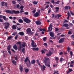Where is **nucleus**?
Here are the masks:
<instances>
[{
	"instance_id": "nucleus-1",
	"label": "nucleus",
	"mask_w": 74,
	"mask_h": 74,
	"mask_svg": "<svg viewBox=\"0 0 74 74\" xmlns=\"http://www.w3.org/2000/svg\"><path fill=\"white\" fill-rule=\"evenodd\" d=\"M5 12L7 13H9V14H19L20 13L19 11L15 10H12L11 11L7 10L5 11Z\"/></svg>"
},
{
	"instance_id": "nucleus-2",
	"label": "nucleus",
	"mask_w": 74,
	"mask_h": 74,
	"mask_svg": "<svg viewBox=\"0 0 74 74\" xmlns=\"http://www.w3.org/2000/svg\"><path fill=\"white\" fill-rule=\"evenodd\" d=\"M49 58H45L44 60V62L45 63V64L46 66H48L49 68L50 67V65L49 64H47V63L49 64V62H48L49 60Z\"/></svg>"
},
{
	"instance_id": "nucleus-3",
	"label": "nucleus",
	"mask_w": 74,
	"mask_h": 74,
	"mask_svg": "<svg viewBox=\"0 0 74 74\" xmlns=\"http://www.w3.org/2000/svg\"><path fill=\"white\" fill-rule=\"evenodd\" d=\"M38 64L40 66L42 71H44V70H45V68H46V66H44V65H43V66L41 65L40 63V62H38Z\"/></svg>"
},
{
	"instance_id": "nucleus-4",
	"label": "nucleus",
	"mask_w": 74,
	"mask_h": 74,
	"mask_svg": "<svg viewBox=\"0 0 74 74\" xmlns=\"http://www.w3.org/2000/svg\"><path fill=\"white\" fill-rule=\"evenodd\" d=\"M3 24L5 25V29H8L9 27H10V24L8 22H5L3 23Z\"/></svg>"
},
{
	"instance_id": "nucleus-5",
	"label": "nucleus",
	"mask_w": 74,
	"mask_h": 74,
	"mask_svg": "<svg viewBox=\"0 0 74 74\" xmlns=\"http://www.w3.org/2000/svg\"><path fill=\"white\" fill-rule=\"evenodd\" d=\"M3 18V20L6 22H7V21L8 20V18H7L5 16L0 15V18Z\"/></svg>"
},
{
	"instance_id": "nucleus-6",
	"label": "nucleus",
	"mask_w": 74,
	"mask_h": 74,
	"mask_svg": "<svg viewBox=\"0 0 74 74\" xmlns=\"http://www.w3.org/2000/svg\"><path fill=\"white\" fill-rule=\"evenodd\" d=\"M23 20L25 22L27 23H29L31 22V21H30V19H28L27 18H24L23 19Z\"/></svg>"
},
{
	"instance_id": "nucleus-7",
	"label": "nucleus",
	"mask_w": 74,
	"mask_h": 74,
	"mask_svg": "<svg viewBox=\"0 0 74 74\" xmlns=\"http://www.w3.org/2000/svg\"><path fill=\"white\" fill-rule=\"evenodd\" d=\"M52 28V25H50L49 27H48V31L49 32H51L52 30L53 29Z\"/></svg>"
},
{
	"instance_id": "nucleus-8",
	"label": "nucleus",
	"mask_w": 74,
	"mask_h": 74,
	"mask_svg": "<svg viewBox=\"0 0 74 74\" xmlns=\"http://www.w3.org/2000/svg\"><path fill=\"white\" fill-rule=\"evenodd\" d=\"M64 41V38H61L58 41L59 43H62V42H63Z\"/></svg>"
},
{
	"instance_id": "nucleus-9",
	"label": "nucleus",
	"mask_w": 74,
	"mask_h": 74,
	"mask_svg": "<svg viewBox=\"0 0 74 74\" xmlns=\"http://www.w3.org/2000/svg\"><path fill=\"white\" fill-rule=\"evenodd\" d=\"M52 52L51 51V50H49V52L48 53H47L46 54V55L47 56H48V57L51 56V55H52Z\"/></svg>"
},
{
	"instance_id": "nucleus-10",
	"label": "nucleus",
	"mask_w": 74,
	"mask_h": 74,
	"mask_svg": "<svg viewBox=\"0 0 74 74\" xmlns=\"http://www.w3.org/2000/svg\"><path fill=\"white\" fill-rule=\"evenodd\" d=\"M39 15L40 14H39L38 12H36L35 14H34V17H38Z\"/></svg>"
},
{
	"instance_id": "nucleus-11",
	"label": "nucleus",
	"mask_w": 74,
	"mask_h": 74,
	"mask_svg": "<svg viewBox=\"0 0 74 74\" xmlns=\"http://www.w3.org/2000/svg\"><path fill=\"white\" fill-rule=\"evenodd\" d=\"M36 23L37 25H41L42 23L39 21H36Z\"/></svg>"
},
{
	"instance_id": "nucleus-12",
	"label": "nucleus",
	"mask_w": 74,
	"mask_h": 74,
	"mask_svg": "<svg viewBox=\"0 0 74 74\" xmlns=\"http://www.w3.org/2000/svg\"><path fill=\"white\" fill-rule=\"evenodd\" d=\"M49 34L50 36H51V37H53L54 36H55V35H54V33H53V32H50Z\"/></svg>"
},
{
	"instance_id": "nucleus-13",
	"label": "nucleus",
	"mask_w": 74,
	"mask_h": 74,
	"mask_svg": "<svg viewBox=\"0 0 74 74\" xmlns=\"http://www.w3.org/2000/svg\"><path fill=\"white\" fill-rule=\"evenodd\" d=\"M13 48L15 50H17L18 49V47L16 46V44H15L13 47Z\"/></svg>"
},
{
	"instance_id": "nucleus-14",
	"label": "nucleus",
	"mask_w": 74,
	"mask_h": 74,
	"mask_svg": "<svg viewBox=\"0 0 74 74\" xmlns=\"http://www.w3.org/2000/svg\"><path fill=\"white\" fill-rule=\"evenodd\" d=\"M19 69L20 70L21 72H22L23 71V66L21 65L20 66V67L19 68Z\"/></svg>"
},
{
	"instance_id": "nucleus-15",
	"label": "nucleus",
	"mask_w": 74,
	"mask_h": 74,
	"mask_svg": "<svg viewBox=\"0 0 74 74\" xmlns=\"http://www.w3.org/2000/svg\"><path fill=\"white\" fill-rule=\"evenodd\" d=\"M27 34H29L31 31L30 28H28L27 29Z\"/></svg>"
},
{
	"instance_id": "nucleus-16",
	"label": "nucleus",
	"mask_w": 74,
	"mask_h": 74,
	"mask_svg": "<svg viewBox=\"0 0 74 74\" xmlns=\"http://www.w3.org/2000/svg\"><path fill=\"white\" fill-rule=\"evenodd\" d=\"M12 64H14V65H15V66L16 65V62L15 60H13L12 61Z\"/></svg>"
},
{
	"instance_id": "nucleus-17",
	"label": "nucleus",
	"mask_w": 74,
	"mask_h": 74,
	"mask_svg": "<svg viewBox=\"0 0 74 74\" xmlns=\"http://www.w3.org/2000/svg\"><path fill=\"white\" fill-rule=\"evenodd\" d=\"M29 60V57H27L24 60V62L25 63H26L27 61Z\"/></svg>"
},
{
	"instance_id": "nucleus-18",
	"label": "nucleus",
	"mask_w": 74,
	"mask_h": 74,
	"mask_svg": "<svg viewBox=\"0 0 74 74\" xmlns=\"http://www.w3.org/2000/svg\"><path fill=\"white\" fill-rule=\"evenodd\" d=\"M32 50H33V51H34V50H35V51H38V50H39V48H38V47H37L36 48H33Z\"/></svg>"
},
{
	"instance_id": "nucleus-19",
	"label": "nucleus",
	"mask_w": 74,
	"mask_h": 74,
	"mask_svg": "<svg viewBox=\"0 0 74 74\" xmlns=\"http://www.w3.org/2000/svg\"><path fill=\"white\" fill-rule=\"evenodd\" d=\"M68 13H67V15H68V16L67 18V19L69 20V18L70 16L71 15H70V13L68 11Z\"/></svg>"
},
{
	"instance_id": "nucleus-20",
	"label": "nucleus",
	"mask_w": 74,
	"mask_h": 74,
	"mask_svg": "<svg viewBox=\"0 0 74 74\" xmlns=\"http://www.w3.org/2000/svg\"><path fill=\"white\" fill-rule=\"evenodd\" d=\"M19 35L20 36H24V33L23 32H20L19 33Z\"/></svg>"
},
{
	"instance_id": "nucleus-21",
	"label": "nucleus",
	"mask_w": 74,
	"mask_h": 74,
	"mask_svg": "<svg viewBox=\"0 0 74 74\" xmlns=\"http://www.w3.org/2000/svg\"><path fill=\"white\" fill-rule=\"evenodd\" d=\"M18 22H19V23H23V21L21 19H18Z\"/></svg>"
},
{
	"instance_id": "nucleus-22",
	"label": "nucleus",
	"mask_w": 74,
	"mask_h": 74,
	"mask_svg": "<svg viewBox=\"0 0 74 74\" xmlns=\"http://www.w3.org/2000/svg\"><path fill=\"white\" fill-rule=\"evenodd\" d=\"M55 10H56V12H58V11H59V8L56 7L55 8Z\"/></svg>"
},
{
	"instance_id": "nucleus-23",
	"label": "nucleus",
	"mask_w": 74,
	"mask_h": 74,
	"mask_svg": "<svg viewBox=\"0 0 74 74\" xmlns=\"http://www.w3.org/2000/svg\"><path fill=\"white\" fill-rule=\"evenodd\" d=\"M68 25L69 24L67 23L64 24L63 25V27H68Z\"/></svg>"
},
{
	"instance_id": "nucleus-24",
	"label": "nucleus",
	"mask_w": 74,
	"mask_h": 74,
	"mask_svg": "<svg viewBox=\"0 0 74 74\" xmlns=\"http://www.w3.org/2000/svg\"><path fill=\"white\" fill-rule=\"evenodd\" d=\"M60 62H63V61H66V60L65 59H63V58H60Z\"/></svg>"
},
{
	"instance_id": "nucleus-25",
	"label": "nucleus",
	"mask_w": 74,
	"mask_h": 74,
	"mask_svg": "<svg viewBox=\"0 0 74 74\" xmlns=\"http://www.w3.org/2000/svg\"><path fill=\"white\" fill-rule=\"evenodd\" d=\"M36 62H35V60H33L32 61H31V64H33L34 63H35Z\"/></svg>"
},
{
	"instance_id": "nucleus-26",
	"label": "nucleus",
	"mask_w": 74,
	"mask_h": 74,
	"mask_svg": "<svg viewBox=\"0 0 74 74\" xmlns=\"http://www.w3.org/2000/svg\"><path fill=\"white\" fill-rule=\"evenodd\" d=\"M12 29H14V30H15L16 29V27H15V25H13L12 26Z\"/></svg>"
},
{
	"instance_id": "nucleus-27",
	"label": "nucleus",
	"mask_w": 74,
	"mask_h": 74,
	"mask_svg": "<svg viewBox=\"0 0 74 74\" xmlns=\"http://www.w3.org/2000/svg\"><path fill=\"white\" fill-rule=\"evenodd\" d=\"M31 41H32V42L31 43V45L32 46L34 44V41L32 40H31Z\"/></svg>"
},
{
	"instance_id": "nucleus-28",
	"label": "nucleus",
	"mask_w": 74,
	"mask_h": 74,
	"mask_svg": "<svg viewBox=\"0 0 74 74\" xmlns=\"http://www.w3.org/2000/svg\"><path fill=\"white\" fill-rule=\"evenodd\" d=\"M22 51L23 53H25V48H23L22 49Z\"/></svg>"
},
{
	"instance_id": "nucleus-29",
	"label": "nucleus",
	"mask_w": 74,
	"mask_h": 74,
	"mask_svg": "<svg viewBox=\"0 0 74 74\" xmlns=\"http://www.w3.org/2000/svg\"><path fill=\"white\" fill-rule=\"evenodd\" d=\"M57 16H58V19H59L60 17H61L62 16V15L59 14H57Z\"/></svg>"
},
{
	"instance_id": "nucleus-30",
	"label": "nucleus",
	"mask_w": 74,
	"mask_h": 74,
	"mask_svg": "<svg viewBox=\"0 0 74 74\" xmlns=\"http://www.w3.org/2000/svg\"><path fill=\"white\" fill-rule=\"evenodd\" d=\"M5 3V2L3 1L1 2V5L2 6H4V4Z\"/></svg>"
},
{
	"instance_id": "nucleus-31",
	"label": "nucleus",
	"mask_w": 74,
	"mask_h": 74,
	"mask_svg": "<svg viewBox=\"0 0 74 74\" xmlns=\"http://www.w3.org/2000/svg\"><path fill=\"white\" fill-rule=\"evenodd\" d=\"M11 45H9L7 47L8 49V50H10V48H11Z\"/></svg>"
},
{
	"instance_id": "nucleus-32",
	"label": "nucleus",
	"mask_w": 74,
	"mask_h": 74,
	"mask_svg": "<svg viewBox=\"0 0 74 74\" xmlns=\"http://www.w3.org/2000/svg\"><path fill=\"white\" fill-rule=\"evenodd\" d=\"M60 2V1H57V2H55V4H59Z\"/></svg>"
},
{
	"instance_id": "nucleus-33",
	"label": "nucleus",
	"mask_w": 74,
	"mask_h": 74,
	"mask_svg": "<svg viewBox=\"0 0 74 74\" xmlns=\"http://www.w3.org/2000/svg\"><path fill=\"white\" fill-rule=\"evenodd\" d=\"M38 3V2L34 1L33 2V4L35 5H36Z\"/></svg>"
},
{
	"instance_id": "nucleus-34",
	"label": "nucleus",
	"mask_w": 74,
	"mask_h": 74,
	"mask_svg": "<svg viewBox=\"0 0 74 74\" xmlns=\"http://www.w3.org/2000/svg\"><path fill=\"white\" fill-rule=\"evenodd\" d=\"M29 71V69H27L25 70V72L26 73H28Z\"/></svg>"
},
{
	"instance_id": "nucleus-35",
	"label": "nucleus",
	"mask_w": 74,
	"mask_h": 74,
	"mask_svg": "<svg viewBox=\"0 0 74 74\" xmlns=\"http://www.w3.org/2000/svg\"><path fill=\"white\" fill-rule=\"evenodd\" d=\"M41 52L42 53V54H43V53H45V52L43 50H41Z\"/></svg>"
},
{
	"instance_id": "nucleus-36",
	"label": "nucleus",
	"mask_w": 74,
	"mask_h": 74,
	"mask_svg": "<svg viewBox=\"0 0 74 74\" xmlns=\"http://www.w3.org/2000/svg\"><path fill=\"white\" fill-rule=\"evenodd\" d=\"M70 12L71 14V15L73 16H74V13L72 12V11L70 10Z\"/></svg>"
},
{
	"instance_id": "nucleus-37",
	"label": "nucleus",
	"mask_w": 74,
	"mask_h": 74,
	"mask_svg": "<svg viewBox=\"0 0 74 74\" xmlns=\"http://www.w3.org/2000/svg\"><path fill=\"white\" fill-rule=\"evenodd\" d=\"M21 29V28H20L19 27H17V30H20Z\"/></svg>"
},
{
	"instance_id": "nucleus-38",
	"label": "nucleus",
	"mask_w": 74,
	"mask_h": 74,
	"mask_svg": "<svg viewBox=\"0 0 74 74\" xmlns=\"http://www.w3.org/2000/svg\"><path fill=\"white\" fill-rule=\"evenodd\" d=\"M68 6H66L64 8V10H68Z\"/></svg>"
},
{
	"instance_id": "nucleus-39",
	"label": "nucleus",
	"mask_w": 74,
	"mask_h": 74,
	"mask_svg": "<svg viewBox=\"0 0 74 74\" xmlns=\"http://www.w3.org/2000/svg\"><path fill=\"white\" fill-rule=\"evenodd\" d=\"M55 59L56 61H58L59 60V58H58V57H55Z\"/></svg>"
},
{
	"instance_id": "nucleus-40",
	"label": "nucleus",
	"mask_w": 74,
	"mask_h": 74,
	"mask_svg": "<svg viewBox=\"0 0 74 74\" xmlns=\"http://www.w3.org/2000/svg\"><path fill=\"white\" fill-rule=\"evenodd\" d=\"M29 34H30V36H32V35H33V32L32 31H31V32H30Z\"/></svg>"
},
{
	"instance_id": "nucleus-41",
	"label": "nucleus",
	"mask_w": 74,
	"mask_h": 74,
	"mask_svg": "<svg viewBox=\"0 0 74 74\" xmlns=\"http://www.w3.org/2000/svg\"><path fill=\"white\" fill-rule=\"evenodd\" d=\"M43 45L44 46H46V47H48V45H47V43H44Z\"/></svg>"
},
{
	"instance_id": "nucleus-42",
	"label": "nucleus",
	"mask_w": 74,
	"mask_h": 74,
	"mask_svg": "<svg viewBox=\"0 0 74 74\" xmlns=\"http://www.w3.org/2000/svg\"><path fill=\"white\" fill-rule=\"evenodd\" d=\"M51 3H53V4L55 3V0H52L51 1Z\"/></svg>"
},
{
	"instance_id": "nucleus-43",
	"label": "nucleus",
	"mask_w": 74,
	"mask_h": 74,
	"mask_svg": "<svg viewBox=\"0 0 74 74\" xmlns=\"http://www.w3.org/2000/svg\"><path fill=\"white\" fill-rule=\"evenodd\" d=\"M12 3L13 4H16V2L15 1H12Z\"/></svg>"
},
{
	"instance_id": "nucleus-44",
	"label": "nucleus",
	"mask_w": 74,
	"mask_h": 74,
	"mask_svg": "<svg viewBox=\"0 0 74 74\" xmlns=\"http://www.w3.org/2000/svg\"><path fill=\"white\" fill-rule=\"evenodd\" d=\"M17 37H18V34H17L16 36L15 37V40H16V39H17Z\"/></svg>"
},
{
	"instance_id": "nucleus-45",
	"label": "nucleus",
	"mask_w": 74,
	"mask_h": 74,
	"mask_svg": "<svg viewBox=\"0 0 74 74\" xmlns=\"http://www.w3.org/2000/svg\"><path fill=\"white\" fill-rule=\"evenodd\" d=\"M12 36H9V37H8V40H10L11 38H12Z\"/></svg>"
},
{
	"instance_id": "nucleus-46",
	"label": "nucleus",
	"mask_w": 74,
	"mask_h": 74,
	"mask_svg": "<svg viewBox=\"0 0 74 74\" xmlns=\"http://www.w3.org/2000/svg\"><path fill=\"white\" fill-rule=\"evenodd\" d=\"M71 38L74 39V35H72L71 36Z\"/></svg>"
},
{
	"instance_id": "nucleus-47",
	"label": "nucleus",
	"mask_w": 74,
	"mask_h": 74,
	"mask_svg": "<svg viewBox=\"0 0 74 74\" xmlns=\"http://www.w3.org/2000/svg\"><path fill=\"white\" fill-rule=\"evenodd\" d=\"M71 64H73V65H74V61H72L71 62Z\"/></svg>"
},
{
	"instance_id": "nucleus-48",
	"label": "nucleus",
	"mask_w": 74,
	"mask_h": 74,
	"mask_svg": "<svg viewBox=\"0 0 74 74\" xmlns=\"http://www.w3.org/2000/svg\"><path fill=\"white\" fill-rule=\"evenodd\" d=\"M24 14L27 15H28V14H29V13L28 12H25L24 13Z\"/></svg>"
},
{
	"instance_id": "nucleus-49",
	"label": "nucleus",
	"mask_w": 74,
	"mask_h": 74,
	"mask_svg": "<svg viewBox=\"0 0 74 74\" xmlns=\"http://www.w3.org/2000/svg\"><path fill=\"white\" fill-rule=\"evenodd\" d=\"M22 45L23 47H26V45L25 43H24V44H22Z\"/></svg>"
},
{
	"instance_id": "nucleus-50",
	"label": "nucleus",
	"mask_w": 74,
	"mask_h": 74,
	"mask_svg": "<svg viewBox=\"0 0 74 74\" xmlns=\"http://www.w3.org/2000/svg\"><path fill=\"white\" fill-rule=\"evenodd\" d=\"M68 22V21L67 20H65L64 22L63 23H67Z\"/></svg>"
},
{
	"instance_id": "nucleus-51",
	"label": "nucleus",
	"mask_w": 74,
	"mask_h": 74,
	"mask_svg": "<svg viewBox=\"0 0 74 74\" xmlns=\"http://www.w3.org/2000/svg\"><path fill=\"white\" fill-rule=\"evenodd\" d=\"M32 46L33 48H34V47H37V45H32Z\"/></svg>"
},
{
	"instance_id": "nucleus-52",
	"label": "nucleus",
	"mask_w": 74,
	"mask_h": 74,
	"mask_svg": "<svg viewBox=\"0 0 74 74\" xmlns=\"http://www.w3.org/2000/svg\"><path fill=\"white\" fill-rule=\"evenodd\" d=\"M71 45H72L73 46H74V41L72 42Z\"/></svg>"
},
{
	"instance_id": "nucleus-53",
	"label": "nucleus",
	"mask_w": 74,
	"mask_h": 74,
	"mask_svg": "<svg viewBox=\"0 0 74 74\" xmlns=\"http://www.w3.org/2000/svg\"><path fill=\"white\" fill-rule=\"evenodd\" d=\"M70 55H71V57L73 56V52L72 51H70Z\"/></svg>"
},
{
	"instance_id": "nucleus-54",
	"label": "nucleus",
	"mask_w": 74,
	"mask_h": 74,
	"mask_svg": "<svg viewBox=\"0 0 74 74\" xmlns=\"http://www.w3.org/2000/svg\"><path fill=\"white\" fill-rule=\"evenodd\" d=\"M59 30V29H58V28H55V31L57 32V31H58Z\"/></svg>"
},
{
	"instance_id": "nucleus-55",
	"label": "nucleus",
	"mask_w": 74,
	"mask_h": 74,
	"mask_svg": "<svg viewBox=\"0 0 74 74\" xmlns=\"http://www.w3.org/2000/svg\"><path fill=\"white\" fill-rule=\"evenodd\" d=\"M20 7V5H19L18 4L16 5V7L17 8H19V7Z\"/></svg>"
},
{
	"instance_id": "nucleus-56",
	"label": "nucleus",
	"mask_w": 74,
	"mask_h": 74,
	"mask_svg": "<svg viewBox=\"0 0 74 74\" xmlns=\"http://www.w3.org/2000/svg\"><path fill=\"white\" fill-rule=\"evenodd\" d=\"M7 2H5V6L6 7H7Z\"/></svg>"
},
{
	"instance_id": "nucleus-57",
	"label": "nucleus",
	"mask_w": 74,
	"mask_h": 74,
	"mask_svg": "<svg viewBox=\"0 0 74 74\" xmlns=\"http://www.w3.org/2000/svg\"><path fill=\"white\" fill-rule=\"evenodd\" d=\"M24 8V6L23 5L21 6L20 8H20Z\"/></svg>"
},
{
	"instance_id": "nucleus-58",
	"label": "nucleus",
	"mask_w": 74,
	"mask_h": 74,
	"mask_svg": "<svg viewBox=\"0 0 74 74\" xmlns=\"http://www.w3.org/2000/svg\"><path fill=\"white\" fill-rule=\"evenodd\" d=\"M36 10L34 9V10L32 11V12L33 13H34L35 12H36Z\"/></svg>"
},
{
	"instance_id": "nucleus-59",
	"label": "nucleus",
	"mask_w": 74,
	"mask_h": 74,
	"mask_svg": "<svg viewBox=\"0 0 74 74\" xmlns=\"http://www.w3.org/2000/svg\"><path fill=\"white\" fill-rule=\"evenodd\" d=\"M63 52L62 51L61 52H60L59 53V55H63Z\"/></svg>"
},
{
	"instance_id": "nucleus-60",
	"label": "nucleus",
	"mask_w": 74,
	"mask_h": 74,
	"mask_svg": "<svg viewBox=\"0 0 74 74\" xmlns=\"http://www.w3.org/2000/svg\"><path fill=\"white\" fill-rule=\"evenodd\" d=\"M8 52L9 53H10V55H11V52L10 50H9L8 51Z\"/></svg>"
},
{
	"instance_id": "nucleus-61",
	"label": "nucleus",
	"mask_w": 74,
	"mask_h": 74,
	"mask_svg": "<svg viewBox=\"0 0 74 74\" xmlns=\"http://www.w3.org/2000/svg\"><path fill=\"white\" fill-rule=\"evenodd\" d=\"M46 39H47V37H45L43 38V40L44 41H45Z\"/></svg>"
},
{
	"instance_id": "nucleus-62",
	"label": "nucleus",
	"mask_w": 74,
	"mask_h": 74,
	"mask_svg": "<svg viewBox=\"0 0 74 74\" xmlns=\"http://www.w3.org/2000/svg\"><path fill=\"white\" fill-rule=\"evenodd\" d=\"M72 34V33L71 31H69L68 32V34Z\"/></svg>"
},
{
	"instance_id": "nucleus-63",
	"label": "nucleus",
	"mask_w": 74,
	"mask_h": 74,
	"mask_svg": "<svg viewBox=\"0 0 74 74\" xmlns=\"http://www.w3.org/2000/svg\"><path fill=\"white\" fill-rule=\"evenodd\" d=\"M52 18H54V17H55V14H52Z\"/></svg>"
},
{
	"instance_id": "nucleus-64",
	"label": "nucleus",
	"mask_w": 74,
	"mask_h": 74,
	"mask_svg": "<svg viewBox=\"0 0 74 74\" xmlns=\"http://www.w3.org/2000/svg\"><path fill=\"white\" fill-rule=\"evenodd\" d=\"M69 71L70 72H71V71H73V70L72 69H69Z\"/></svg>"
}]
</instances>
